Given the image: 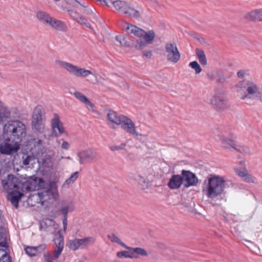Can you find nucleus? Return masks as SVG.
<instances>
[{
    "label": "nucleus",
    "instance_id": "obj_1",
    "mask_svg": "<svg viewBox=\"0 0 262 262\" xmlns=\"http://www.w3.org/2000/svg\"><path fill=\"white\" fill-rule=\"evenodd\" d=\"M39 184L43 188L37 193L34 194L29 198V201L34 200L37 203L45 205V203L51 199H56L58 196L57 185L55 181L46 183L42 179H39Z\"/></svg>",
    "mask_w": 262,
    "mask_h": 262
},
{
    "label": "nucleus",
    "instance_id": "obj_2",
    "mask_svg": "<svg viewBox=\"0 0 262 262\" xmlns=\"http://www.w3.org/2000/svg\"><path fill=\"white\" fill-rule=\"evenodd\" d=\"M4 138H8V141L19 143L26 135V125L18 120H10L3 127Z\"/></svg>",
    "mask_w": 262,
    "mask_h": 262
},
{
    "label": "nucleus",
    "instance_id": "obj_3",
    "mask_svg": "<svg viewBox=\"0 0 262 262\" xmlns=\"http://www.w3.org/2000/svg\"><path fill=\"white\" fill-rule=\"evenodd\" d=\"M36 180L30 181L21 183L15 176L10 174L7 178L2 180V185L5 189L8 190H21L22 192L34 191L36 189Z\"/></svg>",
    "mask_w": 262,
    "mask_h": 262
},
{
    "label": "nucleus",
    "instance_id": "obj_4",
    "mask_svg": "<svg viewBox=\"0 0 262 262\" xmlns=\"http://www.w3.org/2000/svg\"><path fill=\"white\" fill-rule=\"evenodd\" d=\"M225 185V181L223 177L217 175H211L208 179L206 189L207 196L212 199L220 196L224 191Z\"/></svg>",
    "mask_w": 262,
    "mask_h": 262
},
{
    "label": "nucleus",
    "instance_id": "obj_5",
    "mask_svg": "<svg viewBox=\"0 0 262 262\" xmlns=\"http://www.w3.org/2000/svg\"><path fill=\"white\" fill-rule=\"evenodd\" d=\"M237 86L246 89L247 93L241 97V99L249 98L257 100L262 102V91L255 84L244 81L239 82L237 84Z\"/></svg>",
    "mask_w": 262,
    "mask_h": 262
},
{
    "label": "nucleus",
    "instance_id": "obj_6",
    "mask_svg": "<svg viewBox=\"0 0 262 262\" xmlns=\"http://www.w3.org/2000/svg\"><path fill=\"white\" fill-rule=\"evenodd\" d=\"M31 124L33 129L39 133L43 132L45 126V119L40 106L36 107L33 111Z\"/></svg>",
    "mask_w": 262,
    "mask_h": 262
},
{
    "label": "nucleus",
    "instance_id": "obj_7",
    "mask_svg": "<svg viewBox=\"0 0 262 262\" xmlns=\"http://www.w3.org/2000/svg\"><path fill=\"white\" fill-rule=\"evenodd\" d=\"M211 104L214 110L221 111L228 109L230 104L223 92H217L211 100Z\"/></svg>",
    "mask_w": 262,
    "mask_h": 262
},
{
    "label": "nucleus",
    "instance_id": "obj_8",
    "mask_svg": "<svg viewBox=\"0 0 262 262\" xmlns=\"http://www.w3.org/2000/svg\"><path fill=\"white\" fill-rule=\"evenodd\" d=\"M60 206L58 212L63 216V230L66 232L68 225V214L69 212L73 211L74 210L75 207L73 203L69 201H61Z\"/></svg>",
    "mask_w": 262,
    "mask_h": 262
},
{
    "label": "nucleus",
    "instance_id": "obj_9",
    "mask_svg": "<svg viewBox=\"0 0 262 262\" xmlns=\"http://www.w3.org/2000/svg\"><path fill=\"white\" fill-rule=\"evenodd\" d=\"M80 164L85 163H92L95 161L97 157V152L95 149L88 148L77 154Z\"/></svg>",
    "mask_w": 262,
    "mask_h": 262
},
{
    "label": "nucleus",
    "instance_id": "obj_10",
    "mask_svg": "<svg viewBox=\"0 0 262 262\" xmlns=\"http://www.w3.org/2000/svg\"><path fill=\"white\" fill-rule=\"evenodd\" d=\"M5 138V141L0 144V152L8 155L16 153L20 148L19 144L12 140L8 141V138Z\"/></svg>",
    "mask_w": 262,
    "mask_h": 262
},
{
    "label": "nucleus",
    "instance_id": "obj_11",
    "mask_svg": "<svg viewBox=\"0 0 262 262\" xmlns=\"http://www.w3.org/2000/svg\"><path fill=\"white\" fill-rule=\"evenodd\" d=\"M120 125L122 129L125 132L132 135L134 137L142 136V134L139 133L137 130V127L132 120L126 116L121 122Z\"/></svg>",
    "mask_w": 262,
    "mask_h": 262
},
{
    "label": "nucleus",
    "instance_id": "obj_12",
    "mask_svg": "<svg viewBox=\"0 0 262 262\" xmlns=\"http://www.w3.org/2000/svg\"><path fill=\"white\" fill-rule=\"evenodd\" d=\"M167 53V59L169 61L176 63L180 58V54L178 50L176 44L168 43L166 45Z\"/></svg>",
    "mask_w": 262,
    "mask_h": 262
},
{
    "label": "nucleus",
    "instance_id": "obj_13",
    "mask_svg": "<svg viewBox=\"0 0 262 262\" xmlns=\"http://www.w3.org/2000/svg\"><path fill=\"white\" fill-rule=\"evenodd\" d=\"M181 178L183 184L188 188L195 184V174L189 170H183L181 172Z\"/></svg>",
    "mask_w": 262,
    "mask_h": 262
},
{
    "label": "nucleus",
    "instance_id": "obj_14",
    "mask_svg": "<svg viewBox=\"0 0 262 262\" xmlns=\"http://www.w3.org/2000/svg\"><path fill=\"white\" fill-rule=\"evenodd\" d=\"M52 134L55 137L60 136L64 132V128L59 120V117L56 115L51 121Z\"/></svg>",
    "mask_w": 262,
    "mask_h": 262
},
{
    "label": "nucleus",
    "instance_id": "obj_15",
    "mask_svg": "<svg viewBox=\"0 0 262 262\" xmlns=\"http://www.w3.org/2000/svg\"><path fill=\"white\" fill-rule=\"evenodd\" d=\"M56 225L54 220L47 219L40 222V229L48 233H53L54 232V226Z\"/></svg>",
    "mask_w": 262,
    "mask_h": 262
},
{
    "label": "nucleus",
    "instance_id": "obj_16",
    "mask_svg": "<svg viewBox=\"0 0 262 262\" xmlns=\"http://www.w3.org/2000/svg\"><path fill=\"white\" fill-rule=\"evenodd\" d=\"M118 11L123 13L128 17L138 18L140 16L139 12L130 7L125 2H124L123 6L122 5L121 9Z\"/></svg>",
    "mask_w": 262,
    "mask_h": 262
},
{
    "label": "nucleus",
    "instance_id": "obj_17",
    "mask_svg": "<svg viewBox=\"0 0 262 262\" xmlns=\"http://www.w3.org/2000/svg\"><path fill=\"white\" fill-rule=\"evenodd\" d=\"M23 195V193L21 192V190H12L9 192L7 198L14 207L17 208L18 202Z\"/></svg>",
    "mask_w": 262,
    "mask_h": 262
},
{
    "label": "nucleus",
    "instance_id": "obj_18",
    "mask_svg": "<svg viewBox=\"0 0 262 262\" xmlns=\"http://www.w3.org/2000/svg\"><path fill=\"white\" fill-rule=\"evenodd\" d=\"M219 137L221 142L222 146L224 148H233V146L235 145L236 137L233 135L230 134L229 138H227L223 135H220Z\"/></svg>",
    "mask_w": 262,
    "mask_h": 262
},
{
    "label": "nucleus",
    "instance_id": "obj_19",
    "mask_svg": "<svg viewBox=\"0 0 262 262\" xmlns=\"http://www.w3.org/2000/svg\"><path fill=\"white\" fill-rule=\"evenodd\" d=\"M66 70L71 74L76 76L85 77L92 73L89 70H86L79 67H65Z\"/></svg>",
    "mask_w": 262,
    "mask_h": 262
},
{
    "label": "nucleus",
    "instance_id": "obj_20",
    "mask_svg": "<svg viewBox=\"0 0 262 262\" xmlns=\"http://www.w3.org/2000/svg\"><path fill=\"white\" fill-rule=\"evenodd\" d=\"M245 18L249 21H262V8L255 9L246 14Z\"/></svg>",
    "mask_w": 262,
    "mask_h": 262
},
{
    "label": "nucleus",
    "instance_id": "obj_21",
    "mask_svg": "<svg viewBox=\"0 0 262 262\" xmlns=\"http://www.w3.org/2000/svg\"><path fill=\"white\" fill-rule=\"evenodd\" d=\"M183 184L181 176L179 174H173L170 179L167 186L171 189H177L181 187Z\"/></svg>",
    "mask_w": 262,
    "mask_h": 262
},
{
    "label": "nucleus",
    "instance_id": "obj_22",
    "mask_svg": "<svg viewBox=\"0 0 262 262\" xmlns=\"http://www.w3.org/2000/svg\"><path fill=\"white\" fill-rule=\"evenodd\" d=\"M125 116L124 115H118L116 112L113 110H110L107 115L108 120L112 123L117 125L121 124Z\"/></svg>",
    "mask_w": 262,
    "mask_h": 262
},
{
    "label": "nucleus",
    "instance_id": "obj_23",
    "mask_svg": "<svg viewBox=\"0 0 262 262\" xmlns=\"http://www.w3.org/2000/svg\"><path fill=\"white\" fill-rule=\"evenodd\" d=\"M234 170L236 174L244 182L249 183H253L254 182V178L248 172L247 170L244 169L243 170H241L236 168Z\"/></svg>",
    "mask_w": 262,
    "mask_h": 262
},
{
    "label": "nucleus",
    "instance_id": "obj_24",
    "mask_svg": "<svg viewBox=\"0 0 262 262\" xmlns=\"http://www.w3.org/2000/svg\"><path fill=\"white\" fill-rule=\"evenodd\" d=\"M127 25V26L125 28V30L128 33L133 34L139 38H142L145 31L134 25H129L128 24Z\"/></svg>",
    "mask_w": 262,
    "mask_h": 262
},
{
    "label": "nucleus",
    "instance_id": "obj_25",
    "mask_svg": "<svg viewBox=\"0 0 262 262\" xmlns=\"http://www.w3.org/2000/svg\"><path fill=\"white\" fill-rule=\"evenodd\" d=\"M48 26L61 31H66L67 29V27L64 23L53 17L52 18V20L50 21Z\"/></svg>",
    "mask_w": 262,
    "mask_h": 262
},
{
    "label": "nucleus",
    "instance_id": "obj_26",
    "mask_svg": "<svg viewBox=\"0 0 262 262\" xmlns=\"http://www.w3.org/2000/svg\"><path fill=\"white\" fill-rule=\"evenodd\" d=\"M181 204L183 207L187 208L188 211L196 214L195 201L194 199L182 201Z\"/></svg>",
    "mask_w": 262,
    "mask_h": 262
},
{
    "label": "nucleus",
    "instance_id": "obj_27",
    "mask_svg": "<svg viewBox=\"0 0 262 262\" xmlns=\"http://www.w3.org/2000/svg\"><path fill=\"white\" fill-rule=\"evenodd\" d=\"M129 250V252L133 255H137L138 258L139 256H147L148 255L147 252L143 248L140 247L133 248L131 247L126 246V248Z\"/></svg>",
    "mask_w": 262,
    "mask_h": 262
},
{
    "label": "nucleus",
    "instance_id": "obj_28",
    "mask_svg": "<svg viewBox=\"0 0 262 262\" xmlns=\"http://www.w3.org/2000/svg\"><path fill=\"white\" fill-rule=\"evenodd\" d=\"M36 16L41 23L47 26H48L52 18L49 14L44 11L37 12Z\"/></svg>",
    "mask_w": 262,
    "mask_h": 262
},
{
    "label": "nucleus",
    "instance_id": "obj_29",
    "mask_svg": "<svg viewBox=\"0 0 262 262\" xmlns=\"http://www.w3.org/2000/svg\"><path fill=\"white\" fill-rule=\"evenodd\" d=\"M78 244L79 245V248H85L89 245H93L95 242V239L93 237H85L83 238L78 239Z\"/></svg>",
    "mask_w": 262,
    "mask_h": 262
},
{
    "label": "nucleus",
    "instance_id": "obj_30",
    "mask_svg": "<svg viewBox=\"0 0 262 262\" xmlns=\"http://www.w3.org/2000/svg\"><path fill=\"white\" fill-rule=\"evenodd\" d=\"M74 95L80 102L89 106L91 108H93L94 107V104L89 100V99L86 96L83 95L82 93L78 91H75L74 93Z\"/></svg>",
    "mask_w": 262,
    "mask_h": 262
},
{
    "label": "nucleus",
    "instance_id": "obj_31",
    "mask_svg": "<svg viewBox=\"0 0 262 262\" xmlns=\"http://www.w3.org/2000/svg\"><path fill=\"white\" fill-rule=\"evenodd\" d=\"M129 178L131 180L136 181L140 185H141L143 188L144 187H147L148 182L146 179L144 177L138 174L132 173L129 176Z\"/></svg>",
    "mask_w": 262,
    "mask_h": 262
},
{
    "label": "nucleus",
    "instance_id": "obj_32",
    "mask_svg": "<svg viewBox=\"0 0 262 262\" xmlns=\"http://www.w3.org/2000/svg\"><path fill=\"white\" fill-rule=\"evenodd\" d=\"M46 248V245H42L40 246L36 247H27L25 248V250L27 255L29 256L32 257L34 256L36 254L37 250L38 249H45Z\"/></svg>",
    "mask_w": 262,
    "mask_h": 262
},
{
    "label": "nucleus",
    "instance_id": "obj_33",
    "mask_svg": "<svg viewBox=\"0 0 262 262\" xmlns=\"http://www.w3.org/2000/svg\"><path fill=\"white\" fill-rule=\"evenodd\" d=\"M37 155L42 154L43 151V145L41 139H37L34 143V147L32 148Z\"/></svg>",
    "mask_w": 262,
    "mask_h": 262
},
{
    "label": "nucleus",
    "instance_id": "obj_34",
    "mask_svg": "<svg viewBox=\"0 0 262 262\" xmlns=\"http://www.w3.org/2000/svg\"><path fill=\"white\" fill-rule=\"evenodd\" d=\"M10 116V111L6 107L3 106L0 101V123L8 118Z\"/></svg>",
    "mask_w": 262,
    "mask_h": 262
},
{
    "label": "nucleus",
    "instance_id": "obj_35",
    "mask_svg": "<svg viewBox=\"0 0 262 262\" xmlns=\"http://www.w3.org/2000/svg\"><path fill=\"white\" fill-rule=\"evenodd\" d=\"M155 37V32L152 30H150L148 32L145 31L142 38L144 39L145 42L148 45L152 43Z\"/></svg>",
    "mask_w": 262,
    "mask_h": 262
},
{
    "label": "nucleus",
    "instance_id": "obj_36",
    "mask_svg": "<svg viewBox=\"0 0 262 262\" xmlns=\"http://www.w3.org/2000/svg\"><path fill=\"white\" fill-rule=\"evenodd\" d=\"M116 40L119 41L120 45L122 46L128 47L130 46L132 41L129 39L128 37L124 36H117L116 37Z\"/></svg>",
    "mask_w": 262,
    "mask_h": 262
},
{
    "label": "nucleus",
    "instance_id": "obj_37",
    "mask_svg": "<svg viewBox=\"0 0 262 262\" xmlns=\"http://www.w3.org/2000/svg\"><path fill=\"white\" fill-rule=\"evenodd\" d=\"M117 256L118 258H137V255H133L131 253L127 251H119L117 253Z\"/></svg>",
    "mask_w": 262,
    "mask_h": 262
},
{
    "label": "nucleus",
    "instance_id": "obj_38",
    "mask_svg": "<svg viewBox=\"0 0 262 262\" xmlns=\"http://www.w3.org/2000/svg\"><path fill=\"white\" fill-rule=\"evenodd\" d=\"M107 238L112 242L116 243L121 246L122 247L126 248V245L123 243L121 239L119 238L118 236H117L115 234H112L111 235H107Z\"/></svg>",
    "mask_w": 262,
    "mask_h": 262
},
{
    "label": "nucleus",
    "instance_id": "obj_39",
    "mask_svg": "<svg viewBox=\"0 0 262 262\" xmlns=\"http://www.w3.org/2000/svg\"><path fill=\"white\" fill-rule=\"evenodd\" d=\"M198 58L200 63L203 65H206L207 63V59L204 51L198 49Z\"/></svg>",
    "mask_w": 262,
    "mask_h": 262
},
{
    "label": "nucleus",
    "instance_id": "obj_40",
    "mask_svg": "<svg viewBox=\"0 0 262 262\" xmlns=\"http://www.w3.org/2000/svg\"><path fill=\"white\" fill-rule=\"evenodd\" d=\"M79 176V172L76 171L74 172L71 176L66 180L64 183L63 184V186H65L66 185H69L73 184L78 178Z\"/></svg>",
    "mask_w": 262,
    "mask_h": 262
},
{
    "label": "nucleus",
    "instance_id": "obj_41",
    "mask_svg": "<svg viewBox=\"0 0 262 262\" xmlns=\"http://www.w3.org/2000/svg\"><path fill=\"white\" fill-rule=\"evenodd\" d=\"M0 247H7V243L6 242V234L4 229L0 228Z\"/></svg>",
    "mask_w": 262,
    "mask_h": 262
},
{
    "label": "nucleus",
    "instance_id": "obj_42",
    "mask_svg": "<svg viewBox=\"0 0 262 262\" xmlns=\"http://www.w3.org/2000/svg\"><path fill=\"white\" fill-rule=\"evenodd\" d=\"M0 262H12L10 255L4 249H0Z\"/></svg>",
    "mask_w": 262,
    "mask_h": 262
},
{
    "label": "nucleus",
    "instance_id": "obj_43",
    "mask_svg": "<svg viewBox=\"0 0 262 262\" xmlns=\"http://www.w3.org/2000/svg\"><path fill=\"white\" fill-rule=\"evenodd\" d=\"M22 162L24 166L27 167L29 165L30 162L34 160L33 157L28 154H24L22 156Z\"/></svg>",
    "mask_w": 262,
    "mask_h": 262
},
{
    "label": "nucleus",
    "instance_id": "obj_44",
    "mask_svg": "<svg viewBox=\"0 0 262 262\" xmlns=\"http://www.w3.org/2000/svg\"><path fill=\"white\" fill-rule=\"evenodd\" d=\"M68 246L70 249L73 251H75L79 248L78 238H75L73 240H69L68 242Z\"/></svg>",
    "mask_w": 262,
    "mask_h": 262
},
{
    "label": "nucleus",
    "instance_id": "obj_45",
    "mask_svg": "<svg viewBox=\"0 0 262 262\" xmlns=\"http://www.w3.org/2000/svg\"><path fill=\"white\" fill-rule=\"evenodd\" d=\"M233 148L242 154H246L248 153L249 151V149L248 147L244 145H234Z\"/></svg>",
    "mask_w": 262,
    "mask_h": 262
},
{
    "label": "nucleus",
    "instance_id": "obj_46",
    "mask_svg": "<svg viewBox=\"0 0 262 262\" xmlns=\"http://www.w3.org/2000/svg\"><path fill=\"white\" fill-rule=\"evenodd\" d=\"M54 242L56 246V248H61L62 249H63V237L62 235L59 234L58 237L54 239Z\"/></svg>",
    "mask_w": 262,
    "mask_h": 262
},
{
    "label": "nucleus",
    "instance_id": "obj_47",
    "mask_svg": "<svg viewBox=\"0 0 262 262\" xmlns=\"http://www.w3.org/2000/svg\"><path fill=\"white\" fill-rule=\"evenodd\" d=\"M124 2L125 1H112V0H108V4L111 3L112 4L115 9L118 10L121 9V7H122V5L123 6Z\"/></svg>",
    "mask_w": 262,
    "mask_h": 262
},
{
    "label": "nucleus",
    "instance_id": "obj_48",
    "mask_svg": "<svg viewBox=\"0 0 262 262\" xmlns=\"http://www.w3.org/2000/svg\"><path fill=\"white\" fill-rule=\"evenodd\" d=\"M146 45L147 43L145 41H143L142 38H141L137 40L135 48L137 49H141L144 48Z\"/></svg>",
    "mask_w": 262,
    "mask_h": 262
},
{
    "label": "nucleus",
    "instance_id": "obj_49",
    "mask_svg": "<svg viewBox=\"0 0 262 262\" xmlns=\"http://www.w3.org/2000/svg\"><path fill=\"white\" fill-rule=\"evenodd\" d=\"M126 146L125 143H122L119 145H112L110 147V148L112 151L121 150L124 149Z\"/></svg>",
    "mask_w": 262,
    "mask_h": 262
},
{
    "label": "nucleus",
    "instance_id": "obj_50",
    "mask_svg": "<svg viewBox=\"0 0 262 262\" xmlns=\"http://www.w3.org/2000/svg\"><path fill=\"white\" fill-rule=\"evenodd\" d=\"M77 21L81 25H84L86 27L92 29L90 24L87 22L86 20H85L83 17H79V18L77 19Z\"/></svg>",
    "mask_w": 262,
    "mask_h": 262
},
{
    "label": "nucleus",
    "instance_id": "obj_51",
    "mask_svg": "<svg viewBox=\"0 0 262 262\" xmlns=\"http://www.w3.org/2000/svg\"><path fill=\"white\" fill-rule=\"evenodd\" d=\"M62 250L63 249H62L61 248H56V249H55L54 251V252L53 253V258L54 259H57L59 257L61 253Z\"/></svg>",
    "mask_w": 262,
    "mask_h": 262
},
{
    "label": "nucleus",
    "instance_id": "obj_52",
    "mask_svg": "<svg viewBox=\"0 0 262 262\" xmlns=\"http://www.w3.org/2000/svg\"><path fill=\"white\" fill-rule=\"evenodd\" d=\"M68 12L69 13V15L73 19H75L76 21L77 19L79 18V17L78 16V15L76 12L73 10H68Z\"/></svg>",
    "mask_w": 262,
    "mask_h": 262
},
{
    "label": "nucleus",
    "instance_id": "obj_53",
    "mask_svg": "<svg viewBox=\"0 0 262 262\" xmlns=\"http://www.w3.org/2000/svg\"><path fill=\"white\" fill-rule=\"evenodd\" d=\"M55 63L59 66H73L72 64L70 63L61 61L60 60H56Z\"/></svg>",
    "mask_w": 262,
    "mask_h": 262
},
{
    "label": "nucleus",
    "instance_id": "obj_54",
    "mask_svg": "<svg viewBox=\"0 0 262 262\" xmlns=\"http://www.w3.org/2000/svg\"><path fill=\"white\" fill-rule=\"evenodd\" d=\"M70 145L67 141H63L61 144V147L64 149H68L69 148Z\"/></svg>",
    "mask_w": 262,
    "mask_h": 262
},
{
    "label": "nucleus",
    "instance_id": "obj_55",
    "mask_svg": "<svg viewBox=\"0 0 262 262\" xmlns=\"http://www.w3.org/2000/svg\"><path fill=\"white\" fill-rule=\"evenodd\" d=\"M143 55L146 58H150L151 56L152 53L151 51H145L143 52Z\"/></svg>",
    "mask_w": 262,
    "mask_h": 262
},
{
    "label": "nucleus",
    "instance_id": "obj_56",
    "mask_svg": "<svg viewBox=\"0 0 262 262\" xmlns=\"http://www.w3.org/2000/svg\"><path fill=\"white\" fill-rule=\"evenodd\" d=\"M157 245L160 249H164L166 248L165 245L163 243L158 242L157 243Z\"/></svg>",
    "mask_w": 262,
    "mask_h": 262
},
{
    "label": "nucleus",
    "instance_id": "obj_57",
    "mask_svg": "<svg viewBox=\"0 0 262 262\" xmlns=\"http://www.w3.org/2000/svg\"><path fill=\"white\" fill-rule=\"evenodd\" d=\"M198 41H199L200 42V43L202 45L206 44V41H205L204 38H203L202 37H200L198 36Z\"/></svg>",
    "mask_w": 262,
    "mask_h": 262
},
{
    "label": "nucleus",
    "instance_id": "obj_58",
    "mask_svg": "<svg viewBox=\"0 0 262 262\" xmlns=\"http://www.w3.org/2000/svg\"><path fill=\"white\" fill-rule=\"evenodd\" d=\"M245 73L244 71H239L237 73V75L239 78H242L244 77Z\"/></svg>",
    "mask_w": 262,
    "mask_h": 262
},
{
    "label": "nucleus",
    "instance_id": "obj_59",
    "mask_svg": "<svg viewBox=\"0 0 262 262\" xmlns=\"http://www.w3.org/2000/svg\"><path fill=\"white\" fill-rule=\"evenodd\" d=\"M45 262H53L50 258V257H49V256L48 255H45Z\"/></svg>",
    "mask_w": 262,
    "mask_h": 262
},
{
    "label": "nucleus",
    "instance_id": "obj_60",
    "mask_svg": "<svg viewBox=\"0 0 262 262\" xmlns=\"http://www.w3.org/2000/svg\"><path fill=\"white\" fill-rule=\"evenodd\" d=\"M225 81V79L224 77H220L217 80V81L219 82H221V83L224 82Z\"/></svg>",
    "mask_w": 262,
    "mask_h": 262
},
{
    "label": "nucleus",
    "instance_id": "obj_61",
    "mask_svg": "<svg viewBox=\"0 0 262 262\" xmlns=\"http://www.w3.org/2000/svg\"><path fill=\"white\" fill-rule=\"evenodd\" d=\"M189 66H196V61H193L190 62Z\"/></svg>",
    "mask_w": 262,
    "mask_h": 262
},
{
    "label": "nucleus",
    "instance_id": "obj_62",
    "mask_svg": "<svg viewBox=\"0 0 262 262\" xmlns=\"http://www.w3.org/2000/svg\"><path fill=\"white\" fill-rule=\"evenodd\" d=\"M202 71L201 67H198V74Z\"/></svg>",
    "mask_w": 262,
    "mask_h": 262
},
{
    "label": "nucleus",
    "instance_id": "obj_63",
    "mask_svg": "<svg viewBox=\"0 0 262 262\" xmlns=\"http://www.w3.org/2000/svg\"><path fill=\"white\" fill-rule=\"evenodd\" d=\"M78 4H79V5H80L81 6H83V7H87V6H85V5H84L83 4H81L80 2H79V3H78Z\"/></svg>",
    "mask_w": 262,
    "mask_h": 262
},
{
    "label": "nucleus",
    "instance_id": "obj_64",
    "mask_svg": "<svg viewBox=\"0 0 262 262\" xmlns=\"http://www.w3.org/2000/svg\"><path fill=\"white\" fill-rule=\"evenodd\" d=\"M192 68L194 69L195 70V72L196 73V67H191Z\"/></svg>",
    "mask_w": 262,
    "mask_h": 262
}]
</instances>
